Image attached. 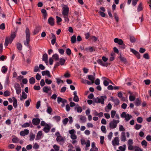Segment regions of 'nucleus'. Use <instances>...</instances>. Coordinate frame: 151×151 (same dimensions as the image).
<instances>
[{
  "instance_id": "49",
  "label": "nucleus",
  "mask_w": 151,
  "mask_h": 151,
  "mask_svg": "<svg viewBox=\"0 0 151 151\" xmlns=\"http://www.w3.org/2000/svg\"><path fill=\"white\" fill-rule=\"evenodd\" d=\"M137 122L139 123H141L143 121V119L142 117H138L137 119Z\"/></svg>"
},
{
  "instance_id": "48",
  "label": "nucleus",
  "mask_w": 151,
  "mask_h": 151,
  "mask_svg": "<svg viewBox=\"0 0 151 151\" xmlns=\"http://www.w3.org/2000/svg\"><path fill=\"white\" fill-rule=\"evenodd\" d=\"M69 121L68 118H66L64 119L63 121V123L64 125H66Z\"/></svg>"
},
{
  "instance_id": "56",
  "label": "nucleus",
  "mask_w": 151,
  "mask_h": 151,
  "mask_svg": "<svg viewBox=\"0 0 151 151\" xmlns=\"http://www.w3.org/2000/svg\"><path fill=\"white\" fill-rule=\"evenodd\" d=\"M73 100L76 102H78L79 101V99L78 96H74L73 98Z\"/></svg>"
},
{
  "instance_id": "1",
  "label": "nucleus",
  "mask_w": 151,
  "mask_h": 151,
  "mask_svg": "<svg viewBox=\"0 0 151 151\" xmlns=\"http://www.w3.org/2000/svg\"><path fill=\"white\" fill-rule=\"evenodd\" d=\"M120 122V121L119 120H116L113 119L109 122V127L111 129H113L116 128L117 126V125Z\"/></svg>"
},
{
  "instance_id": "57",
  "label": "nucleus",
  "mask_w": 151,
  "mask_h": 151,
  "mask_svg": "<svg viewBox=\"0 0 151 151\" xmlns=\"http://www.w3.org/2000/svg\"><path fill=\"white\" fill-rule=\"evenodd\" d=\"M71 53V50L69 48H67L66 50V53L68 55H70Z\"/></svg>"
},
{
  "instance_id": "55",
  "label": "nucleus",
  "mask_w": 151,
  "mask_h": 151,
  "mask_svg": "<svg viewBox=\"0 0 151 151\" xmlns=\"http://www.w3.org/2000/svg\"><path fill=\"white\" fill-rule=\"evenodd\" d=\"M39 147V145L37 143H35L34 144L33 148L34 149H37Z\"/></svg>"
},
{
  "instance_id": "62",
  "label": "nucleus",
  "mask_w": 151,
  "mask_h": 151,
  "mask_svg": "<svg viewBox=\"0 0 151 151\" xmlns=\"http://www.w3.org/2000/svg\"><path fill=\"white\" fill-rule=\"evenodd\" d=\"M5 28V25L4 23H2L0 25V29L2 30H4Z\"/></svg>"
},
{
  "instance_id": "18",
  "label": "nucleus",
  "mask_w": 151,
  "mask_h": 151,
  "mask_svg": "<svg viewBox=\"0 0 151 151\" xmlns=\"http://www.w3.org/2000/svg\"><path fill=\"white\" fill-rule=\"evenodd\" d=\"M42 74L43 76H47L49 78L51 77V76L50 74V72L48 70L42 71Z\"/></svg>"
},
{
  "instance_id": "59",
  "label": "nucleus",
  "mask_w": 151,
  "mask_h": 151,
  "mask_svg": "<svg viewBox=\"0 0 151 151\" xmlns=\"http://www.w3.org/2000/svg\"><path fill=\"white\" fill-rule=\"evenodd\" d=\"M10 95V92L8 91H6L4 93V95L5 96H7Z\"/></svg>"
},
{
  "instance_id": "36",
  "label": "nucleus",
  "mask_w": 151,
  "mask_h": 151,
  "mask_svg": "<svg viewBox=\"0 0 151 151\" xmlns=\"http://www.w3.org/2000/svg\"><path fill=\"white\" fill-rule=\"evenodd\" d=\"M142 3L141 2L138 6L137 10L138 12H139L142 10Z\"/></svg>"
},
{
  "instance_id": "31",
  "label": "nucleus",
  "mask_w": 151,
  "mask_h": 151,
  "mask_svg": "<svg viewBox=\"0 0 151 151\" xmlns=\"http://www.w3.org/2000/svg\"><path fill=\"white\" fill-rule=\"evenodd\" d=\"M112 108V106L110 103H109L107 106L106 107V111L107 112H108L109 110L111 109Z\"/></svg>"
},
{
  "instance_id": "61",
  "label": "nucleus",
  "mask_w": 151,
  "mask_h": 151,
  "mask_svg": "<svg viewBox=\"0 0 151 151\" xmlns=\"http://www.w3.org/2000/svg\"><path fill=\"white\" fill-rule=\"evenodd\" d=\"M70 137L71 139L73 140L76 139L77 138V136L75 134L71 135Z\"/></svg>"
},
{
  "instance_id": "16",
  "label": "nucleus",
  "mask_w": 151,
  "mask_h": 151,
  "mask_svg": "<svg viewBox=\"0 0 151 151\" xmlns=\"http://www.w3.org/2000/svg\"><path fill=\"white\" fill-rule=\"evenodd\" d=\"M48 24L51 26H53L55 24L54 19L52 17L49 18L48 20Z\"/></svg>"
},
{
  "instance_id": "53",
  "label": "nucleus",
  "mask_w": 151,
  "mask_h": 151,
  "mask_svg": "<svg viewBox=\"0 0 151 151\" xmlns=\"http://www.w3.org/2000/svg\"><path fill=\"white\" fill-rule=\"evenodd\" d=\"M56 18L57 20L56 22L57 23L61 22L62 20V19L60 17L58 16H56Z\"/></svg>"
},
{
  "instance_id": "21",
  "label": "nucleus",
  "mask_w": 151,
  "mask_h": 151,
  "mask_svg": "<svg viewBox=\"0 0 151 151\" xmlns=\"http://www.w3.org/2000/svg\"><path fill=\"white\" fill-rule=\"evenodd\" d=\"M93 75H88V79L90 80L92 83H94V81L95 78V74L94 73H93Z\"/></svg>"
},
{
  "instance_id": "30",
  "label": "nucleus",
  "mask_w": 151,
  "mask_h": 151,
  "mask_svg": "<svg viewBox=\"0 0 151 151\" xmlns=\"http://www.w3.org/2000/svg\"><path fill=\"white\" fill-rule=\"evenodd\" d=\"M8 70V68L6 66H4L2 68V69L1 70V72L3 73H6Z\"/></svg>"
},
{
  "instance_id": "60",
  "label": "nucleus",
  "mask_w": 151,
  "mask_h": 151,
  "mask_svg": "<svg viewBox=\"0 0 151 151\" xmlns=\"http://www.w3.org/2000/svg\"><path fill=\"white\" fill-rule=\"evenodd\" d=\"M138 0H132V4L133 6H135L137 4Z\"/></svg>"
},
{
  "instance_id": "22",
  "label": "nucleus",
  "mask_w": 151,
  "mask_h": 151,
  "mask_svg": "<svg viewBox=\"0 0 151 151\" xmlns=\"http://www.w3.org/2000/svg\"><path fill=\"white\" fill-rule=\"evenodd\" d=\"M48 55L47 54L45 53L42 56V60L44 61L47 64L48 63L47 61Z\"/></svg>"
},
{
  "instance_id": "42",
  "label": "nucleus",
  "mask_w": 151,
  "mask_h": 151,
  "mask_svg": "<svg viewBox=\"0 0 151 151\" xmlns=\"http://www.w3.org/2000/svg\"><path fill=\"white\" fill-rule=\"evenodd\" d=\"M17 47L19 50H21L22 49V45L19 43H17Z\"/></svg>"
},
{
  "instance_id": "2",
  "label": "nucleus",
  "mask_w": 151,
  "mask_h": 151,
  "mask_svg": "<svg viewBox=\"0 0 151 151\" xmlns=\"http://www.w3.org/2000/svg\"><path fill=\"white\" fill-rule=\"evenodd\" d=\"M25 33L26 35V41H24V44L25 45L28 46L29 42V37L30 35L29 30V29L28 27H27L26 28L25 30Z\"/></svg>"
},
{
  "instance_id": "64",
  "label": "nucleus",
  "mask_w": 151,
  "mask_h": 151,
  "mask_svg": "<svg viewBox=\"0 0 151 151\" xmlns=\"http://www.w3.org/2000/svg\"><path fill=\"white\" fill-rule=\"evenodd\" d=\"M146 140L148 141H151V136L150 135H147L146 137Z\"/></svg>"
},
{
  "instance_id": "43",
  "label": "nucleus",
  "mask_w": 151,
  "mask_h": 151,
  "mask_svg": "<svg viewBox=\"0 0 151 151\" xmlns=\"http://www.w3.org/2000/svg\"><path fill=\"white\" fill-rule=\"evenodd\" d=\"M101 130L104 133H106V127L104 126H102L101 127Z\"/></svg>"
},
{
  "instance_id": "46",
  "label": "nucleus",
  "mask_w": 151,
  "mask_h": 151,
  "mask_svg": "<svg viewBox=\"0 0 151 151\" xmlns=\"http://www.w3.org/2000/svg\"><path fill=\"white\" fill-rule=\"evenodd\" d=\"M52 111V109L50 106L48 107L47 110V112L49 114H51Z\"/></svg>"
},
{
  "instance_id": "7",
  "label": "nucleus",
  "mask_w": 151,
  "mask_h": 151,
  "mask_svg": "<svg viewBox=\"0 0 151 151\" xmlns=\"http://www.w3.org/2000/svg\"><path fill=\"white\" fill-rule=\"evenodd\" d=\"M43 91L44 93H48L49 95H50L52 94V91L50 87H44L43 88Z\"/></svg>"
},
{
  "instance_id": "6",
  "label": "nucleus",
  "mask_w": 151,
  "mask_h": 151,
  "mask_svg": "<svg viewBox=\"0 0 151 151\" xmlns=\"http://www.w3.org/2000/svg\"><path fill=\"white\" fill-rule=\"evenodd\" d=\"M14 87L16 90L17 94L18 95L20 94L22 89L20 85L18 83H15L14 85Z\"/></svg>"
},
{
  "instance_id": "11",
  "label": "nucleus",
  "mask_w": 151,
  "mask_h": 151,
  "mask_svg": "<svg viewBox=\"0 0 151 151\" xmlns=\"http://www.w3.org/2000/svg\"><path fill=\"white\" fill-rule=\"evenodd\" d=\"M40 119L38 118H33L32 120V123L34 125H37L40 123Z\"/></svg>"
},
{
  "instance_id": "38",
  "label": "nucleus",
  "mask_w": 151,
  "mask_h": 151,
  "mask_svg": "<svg viewBox=\"0 0 151 151\" xmlns=\"http://www.w3.org/2000/svg\"><path fill=\"white\" fill-rule=\"evenodd\" d=\"M29 82L31 84H34L35 82V78L33 77L30 78L29 79Z\"/></svg>"
},
{
  "instance_id": "44",
  "label": "nucleus",
  "mask_w": 151,
  "mask_h": 151,
  "mask_svg": "<svg viewBox=\"0 0 151 151\" xmlns=\"http://www.w3.org/2000/svg\"><path fill=\"white\" fill-rule=\"evenodd\" d=\"M134 148L135 151H142V150L141 149L137 146L134 147Z\"/></svg>"
},
{
  "instance_id": "14",
  "label": "nucleus",
  "mask_w": 151,
  "mask_h": 151,
  "mask_svg": "<svg viewBox=\"0 0 151 151\" xmlns=\"http://www.w3.org/2000/svg\"><path fill=\"white\" fill-rule=\"evenodd\" d=\"M97 62L98 64L103 66L106 67L108 65L107 63L104 62L101 59H98L97 60Z\"/></svg>"
},
{
  "instance_id": "45",
  "label": "nucleus",
  "mask_w": 151,
  "mask_h": 151,
  "mask_svg": "<svg viewBox=\"0 0 151 151\" xmlns=\"http://www.w3.org/2000/svg\"><path fill=\"white\" fill-rule=\"evenodd\" d=\"M142 127V125L138 124H136L134 126L135 129L136 130H139Z\"/></svg>"
},
{
  "instance_id": "15",
  "label": "nucleus",
  "mask_w": 151,
  "mask_h": 151,
  "mask_svg": "<svg viewBox=\"0 0 151 151\" xmlns=\"http://www.w3.org/2000/svg\"><path fill=\"white\" fill-rule=\"evenodd\" d=\"M42 135V131H39L37 134L35 140H38L41 139Z\"/></svg>"
},
{
  "instance_id": "12",
  "label": "nucleus",
  "mask_w": 151,
  "mask_h": 151,
  "mask_svg": "<svg viewBox=\"0 0 151 151\" xmlns=\"http://www.w3.org/2000/svg\"><path fill=\"white\" fill-rule=\"evenodd\" d=\"M50 128V126L48 124H46V125L43 129V131L46 133H48L49 132Z\"/></svg>"
},
{
  "instance_id": "25",
  "label": "nucleus",
  "mask_w": 151,
  "mask_h": 151,
  "mask_svg": "<svg viewBox=\"0 0 151 151\" xmlns=\"http://www.w3.org/2000/svg\"><path fill=\"white\" fill-rule=\"evenodd\" d=\"M111 99L112 101L114 102L115 105H118L119 104V101L118 99L116 98L114 99L113 98H112Z\"/></svg>"
},
{
  "instance_id": "51",
  "label": "nucleus",
  "mask_w": 151,
  "mask_h": 151,
  "mask_svg": "<svg viewBox=\"0 0 151 151\" xmlns=\"http://www.w3.org/2000/svg\"><path fill=\"white\" fill-rule=\"evenodd\" d=\"M112 135H113V133H112V132H110L109 133V134L108 135V139L109 140H111V138L112 137Z\"/></svg>"
},
{
  "instance_id": "24",
  "label": "nucleus",
  "mask_w": 151,
  "mask_h": 151,
  "mask_svg": "<svg viewBox=\"0 0 151 151\" xmlns=\"http://www.w3.org/2000/svg\"><path fill=\"white\" fill-rule=\"evenodd\" d=\"M80 119L81 121V122L83 123L85 122H86V117L82 115H80Z\"/></svg>"
},
{
  "instance_id": "5",
  "label": "nucleus",
  "mask_w": 151,
  "mask_h": 151,
  "mask_svg": "<svg viewBox=\"0 0 151 151\" xmlns=\"http://www.w3.org/2000/svg\"><path fill=\"white\" fill-rule=\"evenodd\" d=\"M69 11V8L66 6L63 5V6L62 14L63 16H67L68 15Z\"/></svg>"
},
{
  "instance_id": "8",
  "label": "nucleus",
  "mask_w": 151,
  "mask_h": 151,
  "mask_svg": "<svg viewBox=\"0 0 151 151\" xmlns=\"http://www.w3.org/2000/svg\"><path fill=\"white\" fill-rule=\"evenodd\" d=\"M119 139L118 137H116L114 138L112 141V145L113 146H115L116 145H119Z\"/></svg>"
},
{
  "instance_id": "19",
  "label": "nucleus",
  "mask_w": 151,
  "mask_h": 151,
  "mask_svg": "<svg viewBox=\"0 0 151 151\" xmlns=\"http://www.w3.org/2000/svg\"><path fill=\"white\" fill-rule=\"evenodd\" d=\"M131 51L134 53L137 57L138 59H140V55L138 52L132 49H131Z\"/></svg>"
},
{
  "instance_id": "50",
  "label": "nucleus",
  "mask_w": 151,
  "mask_h": 151,
  "mask_svg": "<svg viewBox=\"0 0 151 151\" xmlns=\"http://www.w3.org/2000/svg\"><path fill=\"white\" fill-rule=\"evenodd\" d=\"M135 99V97L134 96L130 95L129 96V99L130 101H133Z\"/></svg>"
},
{
  "instance_id": "63",
  "label": "nucleus",
  "mask_w": 151,
  "mask_h": 151,
  "mask_svg": "<svg viewBox=\"0 0 151 151\" xmlns=\"http://www.w3.org/2000/svg\"><path fill=\"white\" fill-rule=\"evenodd\" d=\"M34 89L36 90H39L40 89V86H34L33 87Z\"/></svg>"
},
{
  "instance_id": "10",
  "label": "nucleus",
  "mask_w": 151,
  "mask_h": 151,
  "mask_svg": "<svg viewBox=\"0 0 151 151\" xmlns=\"http://www.w3.org/2000/svg\"><path fill=\"white\" fill-rule=\"evenodd\" d=\"M21 127L22 128H26L29 127L31 128H32L33 126L31 122L29 121L28 122H26L24 123L21 125Z\"/></svg>"
},
{
  "instance_id": "13",
  "label": "nucleus",
  "mask_w": 151,
  "mask_h": 151,
  "mask_svg": "<svg viewBox=\"0 0 151 151\" xmlns=\"http://www.w3.org/2000/svg\"><path fill=\"white\" fill-rule=\"evenodd\" d=\"M120 139L122 142H125L126 141V138L125 132H122L120 136Z\"/></svg>"
},
{
  "instance_id": "3",
  "label": "nucleus",
  "mask_w": 151,
  "mask_h": 151,
  "mask_svg": "<svg viewBox=\"0 0 151 151\" xmlns=\"http://www.w3.org/2000/svg\"><path fill=\"white\" fill-rule=\"evenodd\" d=\"M106 96H102L100 98L97 97L94 100V102L97 103H101L103 104L104 103L105 100L106 99Z\"/></svg>"
},
{
  "instance_id": "40",
  "label": "nucleus",
  "mask_w": 151,
  "mask_h": 151,
  "mask_svg": "<svg viewBox=\"0 0 151 151\" xmlns=\"http://www.w3.org/2000/svg\"><path fill=\"white\" fill-rule=\"evenodd\" d=\"M65 60L63 58H61L60 59L59 63H60V65H63L65 62Z\"/></svg>"
},
{
  "instance_id": "29",
  "label": "nucleus",
  "mask_w": 151,
  "mask_h": 151,
  "mask_svg": "<svg viewBox=\"0 0 151 151\" xmlns=\"http://www.w3.org/2000/svg\"><path fill=\"white\" fill-rule=\"evenodd\" d=\"M75 110H76L78 113H81L82 111V108L81 106H78L75 108Z\"/></svg>"
},
{
  "instance_id": "37",
  "label": "nucleus",
  "mask_w": 151,
  "mask_h": 151,
  "mask_svg": "<svg viewBox=\"0 0 151 151\" xmlns=\"http://www.w3.org/2000/svg\"><path fill=\"white\" fill-rule=\"evenodd\" d=\"M116 112L115 110H112L111 112V117L113 119L114 118L116 115Z\"/></svg>"
},
{
  "instance_id": "34",
  "label": "nucleus",
  "mask_w": 151,
  "mask_h": 151,
  "mask_svg": "<svg viewBox=\"0 0 151 151\" xmlns=\"http://www.w3.org/2000/svg\"><path fill=\"white\" fill-rule=\"evenodd\" d=\"M13 142L14 143H17L19 142V139L17 137H15L12 139Z\"/></svg>"
},
{
  "instance_id": "54",
  "label": "nucleus",
  "mask_w": 151,
  "mask_h": 151,
  "mask_svg": "<svg viewBox=\"0 0 151 151\" xmlns=\"http://www.w3.org/2000/svg\"><path fill=\"white\" fill-rule=\"evenodd\" d=\"M69 133L71 135H72L75 134L76 131L74 129H72L69 131Z\"/></svg>"
},
{
  "instance_id": "20",
  "label": "nucleus",
  "mask_w": 151,
  "mask_h": 151,
  "mask_svg": "<svg viewBox=\"0 0 151 151\" xmlns=\"http://www.w3.org/2000/svg\"><path fill=\"white\" fill-rule=\"evenodd\" d=\"M114 41L115 43H117L119 45L122 44L123 42L122 39H119L117 38L114 39Z\"/></svg>"
},
{
  "instance_id": "58",
  "label": "nucleus",
  "mask_w": 151,
  "mask_h": 151,
  "mask_svg": "<svg viewBox=\"0 0 151 151\" xmlns=\"http://www.w3.org/2000/svg\"><path fill=\"white\" fill-rule=\"evenodd\" d=\"M64 18L65 21V22H68L69 21V19L68 18V15L67 16H63Z\"/></svg>"
},
{
  "instance_id": "27",
  "label": "nucleus",
  "mask_w": 151,
  "mask_h": 151,
  "mask_svg": "<svg viewBox=\"0 0 151 151\" xmlns=\"http://www.w3.org/2000/svg\"><path fill=\"white\" fill-rule=\"evenodd\" d=\"M27 98V94L24 92H22V96L20 98L21 101L22 100V99H26Z\"/></svg>"
},
{
  "instance_id": "32",
  "label": "nucleus",
  "mask_w": 151,
  "mask_h": 151,
  "mask_svg": "<svg viewBox=\"0 0 151 151\" xmlns=\"http://www.w3.org/2000/svg\"><path fill=\"white\" fill-rule=\"evenodd\" d=\"M141 144L144 147H146L147 146V143L146 140H143L142 141Z\"/></svg>"
},
{
  "instance_id": "33",
  "label": "nucleus",
  "mask_w": 151,
  "mask_h": 151,
  "mask_svg": "<svg viewBox=\"0 0 151 151\" xmlns=\"http://www.w3.org/2000/svg\"><path fill=\"white\" fill-rule=\"evenodd\" d=\"M76 41V36L73 35L71 37V41L72 43H75Z\"/></svg>"
},
{
  "instance_id": "4",
  "label": "nucleus",
  "mask_w": 151,
  "mask_h": 151,
  "mask_svg": "<svg viewBox=\"0 0 151 151\" xmlns=\"http://www.w3.org/2000/svg\"><path fill=\"white\" fill-rule=\"evenodd\" d=\"M121 116L122 118H124L126 122L129 121L132 117V116L131 115L126 114L125 112H123L121 114Z\"/></svg>"
},
{
  "instance_id": "35",
  "label": "nucleus",
  "mask_w": 151,
  "mask_h": 151,
  "mask_svg": "<svg viewBox=\"0 0 151 151\" xmlns=\"http://www.w3.org/2000/svg\"><path fill=\"white\" fill-rule=\"evenodd\" d=\"M126 145H124L123 146H119V148L121 151H124L126 150Z\"/></svg>"
},
{
  "instance_id": "41",
  "label": "nucleus",
  "mask_w": 151,
  "mask_h": 151,
  "mask_svg": "<svg viewBox=\"0 0 151 151\" xmlns=\"http://www.w3.org/2000/svg\"><path fill=\"white\" fill-rule=\"evenodd\" d=\"M141 103V101L138 98H137L135 101V104L137 106H139Z\"/></svg>"
},
{
  "instance_id": "28",
  "label": "nucleus",
  "mask_w": 151,
  "mask_h": 151,
  "mask_svg": "<svg viewBox=\"0 0 151 151\" xmlns=\"http://www.w3.org/2000/svg\"><path fill=\"white\" fill-rule=\"evenodd\" d=\"M52 58L55 60L57 61L59 60V57L58 54H55L52 55Z\"/></svg>"
},
{
  "instance_id": "26",
  "label": "nucleus",
  "mask_w": 151,
  "mask_h": 151,
  "mask_svg": "<svg viewBox=\"0 0 151 151\" xmlns=\"http://www.w3.org/2000/svg\"><path fill=\"white\" fill-rule=\"evenodd\" d=\"M12 99L13 100V106L14 108H16L17 107V100L14 97H13Z\"/></svg>"
},
{
  "instance_id": "23",
  "label": "nucleus",
  "mask_w": 151,
  "mask_h": 151,
  "mask_svg": "<svg viewBox=\"0 0 151 151\" xmlns=\"http://www.w3.org/2000/svg\"><path fill=\"white\" fill-rule=\"evenodd\" d=\"M85 50L87 52H92L95 50L94 47H86L85 49Z\"/></svg>"
},
{
  "instance_id": "17",
  "label": "nucleus",
  "mask_w": 151,
  "mask_h": 151,
  "mask_svg": "<svg viewBox=\"0 0 151 151\" xmlns=\"http://www.w3.org/2000/svg\"><path fill=\"white\" fill-rule=\"evenodd\" d=\"M29 133V131L27 129H25L24 131H21L20 133V134L22 136H25L27 135Z\"/></svg>"
},
{
  "instance_id": "47",
  "label": "nucleus",
  "mask_w": 151,
  "mask_h": 151,
  "mask_svg": "<svg viewBox=\"0 0 151 151\" xmlns=\"http://www.w3.org/2000/svg\"><path fill=\"white\" fill-rule=\"evenodd\" d=\"M31 101L30 99H29L26 101L25 103V106L26 107H27L29 106L30 105V101Z\"/></svg>"
},
{
  "instance_id": "39",
  "label": "nucleus",
  "mask_w": 151,
  "mask_h": 151,
  "mask_svg": "<svg viewBox=\"0 0 151 151\" xmlns=\"http://www.w3.org/2000/svg\"><path fill=\"white\" fill-rule=\"evenodd\" d=\"M53 148H54V150L55 151H59L60 149V147L59 146L56 145H54L53 146Z\"/></svg>"
},
{
  "instance_id": "52",
  "label": "nucleus",
  "mask_w": 151,
  "mask_h": 151,
  "mask_svg": "<svg viewBox=\"0 0 151 151\" xmlns=\"http://www.w3.org/2000/svg\"><path fill=\"white\" fill-rule=\"evenodd\" d=\"M125 129H124V127L122 125H119V131H125Z\"/></svg>"
},
{
  "instance_id": "9",
  "label": "nucleus",
  "mask_w": 151,
  "mask_h": 151,
  "mask_svg": "<svg viewBox=\"0 0 151 151\" xmlns=\"http://www.w3.org/2000/svg\"><path fill=\"white\" fill-rule=\"evenodd\" d=\"M56 140L58 142H60V144H63L64 142L65 138L61 136L58 135L57 137Z\"/></svg>"
}]
</instances>
